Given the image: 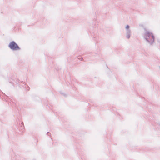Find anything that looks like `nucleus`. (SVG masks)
I'll return each mask as SVG.
<instances>
[{"mask_svg":"<svg viewBox=\"0 0 160 160\" xmlns=\"http://www.w3.org/2000/svg\"><path fill=\"white\" fill-rule=\"evenodd\" d=\"M143 38L150 45H152L155 40V37L152 32L146 31L143 35Z\"/></svg>","mask_w":160,"mask_h":160,"instance_id":"1","label":"nucleus"},{"mask_svg":"<svg viewBox=\"0 0 160 160\" xmlns=\"http://www.w3.org/2000/svg\"><path fill=\"white\" fill-rule=\"evenodd\" d=\"M8 46L11 50L13 51L20 50V48L18 44L13 41L10 42Z\"/></svg>","mask_w":160,"mask_h":160,"instance_id":"2","label":"nucleus"},{"mask_svg":"<svg viewBox=\"0 0 160 160\" xmlns=\"http://www.w3.org/2000/svg\"><path fill=\"white\" fill-rule=\"evenodd\" d=\"M131 31L130 30H126V38L128 39L130 38L131 34Z\"/></svg>","mask_w":160,"mask_h":160,"instance_id":"3","label":"nucleus"},{"mask_svg":"<svg viewBox=\"0 0 160 160\" xmlns=\"http://www.w3.org/2000/svg\"><path fill=\"white\" fill-rule=\"evenodd\" d=\"M130 26L129 25H127L125 27V28L126 29V30H130L129 28Z\"/></svg>","mask_w":160,"mask_h":160,"instance_id":"4","label":"nucleus"},{"mask_svg":"<svg viewBox=\"0 0 160 160\" xmlns=\"http://www.w3.org/2000/svg\"><path fill=\"white\" fill-rule=\"evenodd\" d=\"M78 59L80 60L81 61H82L83 60V58L80 56H78Z\"/></svg>","mask_w":160,"mask_h":160,"instance_id":"5","label":"nucleus"},{"mask_svg":"<svg viewBox=\"0 0 160 160\" xmlns=\"http://www.w3.org/2000/svg\"><path fill=\"white\" fill-rule=\"evenodd\" d=\"M21 124H22V125L21 126V128H22L24 129L23 127H24V126L23 125V122H22Z\"/></svg>","mask_w":160,"mask_h":160,"instance_id":"6","label":"nucleus"},{"mask_svg":"<svg viewBox=\"0 0 160 160\" xmlns=\"http://www.w3.org/2000/svg\"><path fill=\"white\" fill-rule=\"evenodd\" d=\"M47 135L49 136H51V134L48 132L47 133Z\"/></svg>","mask_w":160,"mask_h":160,"instance_id":"7","label":"nucleus"},{"mask_svg":"<svg viewBox=\"0 0 160 160\" xmlns=\"http://www.w3.org/2000/svg\"><path fill=\"white\" fill-rule=\"evenodd\" d=\"M61 93L62 94V95H63L64 96H65V94H64V93H62L61 92Z\"/></svg>","mask_w":160,"mask_h":160,"instance_id":"8","label":"nucleus"},{"mask_svg":"<svg viewBox=\"0 0 160 160\" xmlns=\"http://www.w3.org/2000/svg\"><path fill=\"white\" fill-rule=\"evenodd\" d=\"M28 88H28V90H29V89H30V88L29 87H28Z\"/></svg>","mask_w":160,"mask_h":160,"instance_id":"9","label":"nucleus"},{"mask_svg":"<svg viewBox=\"0 0 160 160\" xmlns=\"http://www.w3.org/2000/svg\"><path fill=\"white\" fill-rule=\"evenodd\" d=\"M9 82H10V83H11V81H9Z\"/></svg>","mask_w":160,"mask_h":160,"instance_id":"10","label":"nucleus"}]
</instances>
